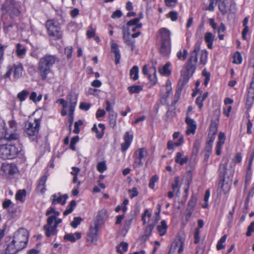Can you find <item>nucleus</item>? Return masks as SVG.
<instances>
[{
	"mask_svg": "<svg viewBox=\"0 0 254 254\" xmlns=\"http://www.w3.org/2000/svg\"><path fill=\"white\" fill-rule=\"evenodd\" d=\"M199 51L200 43L197 42L194 45L193 50L190 54V58L184 65L185 70L183 69L181 71V78L179 80L178 85L184 87L192 76L196 68L197 55Z\"/></svg>",
	"mask_w": 254,
	"mask_h": 254,
	"instance_id": "obj_1",
	"label": "nucleus"
},
{
	"mask_svg": "<svg viewBox=\"0 0 254 254\" xmlns=\"http://www.w3.org/2000/svg\"><path fill=\"white\" fill-rule=\"evenodd\" d=\"M56 61H59L57 56L50 54H46L40 59L38 69L42 80L47 79V75L51 71V67Z\"/></svg>",
	"mask_w": 254,
	"mask_h": 254,
	"instance_id": "obj_2",
	"label": "nucleus"
},
{
	"mask_svg": "<svg viewBox=\"0 0 254 254\" xmlns=\"http://www.w3.org/2000/svg\"><path fill=\"white\" fill-rule=\"evenodd\" d=\"M9 128H7L4 122L0 119V138H3L5 140L9 142L19 141L20 136L16 131L15 122L13 121H9Z\"/></svg>",
	"mask_w": 254,
	"mask_h": 254,
	"instance_id": "obj_3",
	"label": "nucleus"
},
{
	"mask_svg": "<svg viewBox=\"0 0 254 254\" xmlns=\"http://www.w3.org/2000/svg\"><path fill=\"white\" fill-rule=\"evenodd\" d=\"M3 138H0V157L2 159H12L17 157L21 148L15 144H8Z\"/></svg>",
	"mask_w": 254,
	"mask_h": 254,
	"instance_id": "obj_4",
	"label": "nucleus"
},
{
	"mask_svg": "<svg viewBox=\"0 0 254 254\" xmlns=\"http://www.w3.org/2000/svg\"><path fill=\"white\" fill-rule=\"evenodd\" d=\"M28 241V232L24 228L19 229L14 235L13 242L16 243V249L19 251L26 247Z\"/></svg>",
	"mask_w": 254,
	"mask_h": 254,
	"instance_id": "obj_5",
	"label": "nucleus"
},
{
	"mask_svg": "<svg viewBox=\"0 0 254 254\" xmlns=\"http://www.w3.org/2000/svg\"><path fill=\"white\" fill-rule=\"evenodd\" d=\"M46 27L48 35L55 40H59L62 38V32L59 22L55 19L48 20L46 22Z\"/></svg>",
	"mask_w": 254,
	"mask_h": 254,
	"instance_id": "obj_6",
	"label": "nucleus"
},
{
	"mask_svg": "<svg viewBox=\"0 0 254 254\" xmlns=\"http://www.w3.org/2000/svg\"><path fill=\"white\" fill-rule=\"evenodd\" d=\"M229 159L227 158H223L220 163L218 172L219 179L221 180L227 179L229 180H232L234 175V169L232 167L229 168H227V165Z\"/></svg>",
	"mask_w": 254,
	"mask_h": 254,
	"instance_id": "obj_7",
	"label": "nucleus"
},
{
	"mask_svg": "<svg viewBox=\"0 0 254 254\" xmlns=\"http://www.w3.org/2000/svg\"><path fill=\"white\" fill-rule=\"evenodd\" d=\"M40 127V119H35L33 122H27L25 125V132L29 137H36Z\"/></svg>",
	"mask_w": 254,
	"mask_h": 254,
	"instance_id": "obj_8",
	"label": "nucleus"
},
{
	"mask_svg": "<svg viewBox=\"0 0 254 254\" xmlns=\"http://www.w3.org/2000/svg\"><path fill=\"white\" fill-rule=\"evenodd\" d=\"M147 155L148 152L145 148H139L136 150L133 154V168H138L141 167L143 165L144 159Z\"/></svg>",
	"mask_w": 254,
	"mask_h": 254,
	"instance_id": "obj_9",
	"label": "nucleus"
},
{
	"mask_svg": "<svg viewBox=\"0 0 254 254\" xmlns=\"http://www.w3.org/2000/svg\"><path fill=\"white\" fill-rule=\"evenodd\" d=\"M185 238V234L184 233L179 235L178 238L176 239L172 243L169 254L174 253L177 248H178V253L181 254L184 250Z\"/></svg>",
	"mask_w": 254,
	"mask_h": 254,
	"instance_id": "obj_10",
	"label": "nucleus"
},
{
	"mask_svg": "<svg viewBox=\"0 0 254 254\" xmlns=\"http://www.w3.org/2000/svg\"><path fill=\"white\" fill-rule=\"evenodd\" d=\"M54 224L53 225H48V221L47 224L43 226V230L45 231V234L46 237H50L51 236H55L57 233V227L58 225L62 223V220L60 218H56L54 220Z\"/></svg>",
	"mask_w": 254,
	"mask_h": 254,
	"instance_id": "obj_11",
	"label": "nucleus"
},
{
	"mask_svg": "<svg viewBox=\"0 0 254 254\" xmlns=\"http://www.w3.org/2000/svg\"><path fill=\"white\" fill-rule=\"evenodd\" d=\"M123 30V39L124 43L130 48V50L133 52L135 48V41L134 39H132L130 38V33L129 32V29L127 28L126 29L125 26L122 27Z\"/></svg>",
	"mask_w": 254,
	"mask_h": 254,
	"instance_id": "obj_12",
	"label": "nucleus"
},
{
	"mask_svg": "<svg viewBox=\"0 0 254 254\" xmlns=\"http://www.w3.org/2000/svg\"><path fill=\"white\" fill-rule=\"evenodd\" d=\"M98 226H95L92 223L90 224L89 230L87 233L86 241L88 242L94 243L96 242L98 240V232L101 229Z\"/></svg>",
	"mask_w": 254,
	"mask_h": 254,
	"instance_id": "obj_13",
	"label": "nucleus"
},
{
	"mask_svg": "<svg viewBox=\"0 0 254 254\" xmlns=\"http://www.w3.org/2000/svg\"><path fill=\"white\" fill-rule=\"evenodd\" d=\"M67 198V194L62 195L61 192H58L51 195L50 201L52 205L60 204L64 205L65 204Z\"/></svg>",
	"mask_w": 254,
	"mask_h": 254,
	"instance_id": "obj_14",
	"label": "nucleus"
},
{
	"mask_svg": "<svg viewBox=\"0 0 254 254\" xmlns=\"http://www.w3.org/2000/svg\"><path fill=\"white\" fill-rule=\"evenodd\" d=\"M220 112H215L213 119L211 120L209 127V135L210 134L216 135L218 131V126L219 122Z\"/></svg>",
	"mask_w": 254,
	"mask_h": 254,
	"instance_id": "obj_15",
	"label": "nucleus"
},
{
	"mask_svg": "<svg viewBox=\"0 0 254 254\" xmlns=\"http://www.w3.org/2000/svg\"><path fill=\"white\" fill-rule=\"evenodd\" d=\"M78 95L72 91L69 92L66 97V100L68 105V111H74L76 105Z\"/></svg>",
	"mask_w": 254,
	"mask_h": 254,
	"instance_id": "obj_16",
	"label": "nucleus"
},
{
	"mask_svg": "<svg viewBox=\"0 0 254 254\" xmlns=\"http://www.w3.org/2000/svg\"><path fill=\"white\" fill-rule=\"evenodd\" d=\"M107 218V212L105 209L99 211L94 220L92 222L95 226L101 227Z\"/></svg>",
	"mask_w": 254,
	"mask_h": 254,
	"instance_id": "obj_17",
	"label": "nucleus"
},
{
	"mask_svg": "<svg viewBox=\"0 0 254 254\" xmlns=\"http://www.w3.org/2000/svg\"><path fill=\"white\" fill-rule=\"evenodd\" d=\"M1 170L6 174L13 175L17 173L18 169L14 163H3L1 167Z\"/></svg>",
	"mask_w": 254,
	"mask_h": 254,
	"instance_id": "obj_18",
	"label": "nucleus"
},
{
	"mask_svg": "<svg viewBox=\"0 0 254 254\" xmlns=\"http://www.w3.org/2000/svg\"><path fill=\"white\" fill-rule=\"evenodd\" d=\"M185 122L188 126L186 134L187 135L191 134H194L196 128V124L195 122L193 119L190 118L189 116L187 115L185 119Z\"/></svg>",
	"mask_w": 254,
	"mask_h": 254,
	"instance_id": "obj_19",
	"label": "nucleus"
},
{
	"mask_svg": "<svg viewBox=\"0 0 254 254\" xmlns=\"http://www.w3.org/2000/svg\"><path fill=\"white\" fill-rule=\"evenodd\" d=\"M232 182V180L225 179L223 181L219 179L218 185V189H221L224 194L228 193L230 190Z\"/></svg>",
	"mask_w": 254,
	"mask_h": 254,
	"instance_id": "obj_20",
	"label": "nucleus"
},
{
	"mask_svg": "<svg viewBox=\"0 0 254 254\" xmlns=\"http://www.w3.org/2000/svg\"><path fill=\"white\" fill-rule=\"evenodd\" d=\"M46 215L49 216L47 219L48 225H51L54 222V219H55L60 215V212L58 211H56L55 208L52 207H50L48 210L46 212Z\"/></svg>",
	"mask_w": 254,
	"mask_h": 254,
	"instance_id": "obj_21",
	"label": "nucleus"
},
{
	"mask_svg": "<svg viewBox=\"0 0 254 254\" xmlns=\"http://www.w3.org/2000/svg\"><path fill=\"white\" fill-rule=\"evenodd\" d=\"M161 41H171V32L166 28H162L159 30Z\"/></svg>",
	"mask_w": 254,
	"mask_h": 254,
	"instance_id": "obj_22",
	"label": "nucleus"
},
{
	"mask_svg": "<svg viewBox=\"0 0 254 254\" xmlns=\"http://www.w3.org/2000/svg\"><path fill=\"white\" fill-rule=\"evenodd\" d=\"M171 46V41H161L160 53L163 56L168 55L170 52Z\"/></svg>",
	"mask_w": 254,
	"mask_h": 254,
	"instance_id": "obj_23",
	"label": "nucleus"
},
{
	"mask_svg": "<svg viewBox=\"0 0 254 254\" xmlns=\"http://www.w3.org/2000/svg\"><path fill=\"white\" fill-rule=\"evenodd\" d=\"M47 180V175H44L40 179L37 187V191L41 194L44 193L46 189L45 184Z\"/></svg>",
	"mask_w": 254,
	"mask_h": 254,
	"instance_id": "obj_24",
	"label": "nucleus"
},
{
	"mask_svg": "<svg viewBox=\"0 0 254 254\" xmlns=\"http://www.w3.org/2000/svg\"><path fill=\"white\" fill-rule=\"evenodd\" d=\"M111 52L114 53L115 58V64H118L120 63V60L121 58V55L119 49L118 45L116 43H112L111 45Z\"/></svg>",
	"mask_w": 254,
	"mask_h": 254,
	"instance_id": "obj_25",
	"label": "nucleus"
},
{
	"mask_svg": "<svg viewBox=\"0 0 254 254\" xmlns=\"http://www.w3.org/2000/svg\"><path fill=\"white\" fill-rule=\"evenodd\" d=\"M188 159L189 158L187 156H184L183 152H179L176 153L175 161L176 163L183 166L188 162Z\"/></svg>",
	"mask_w": 254,
	"mask_h": 254,
	"instance_id": "obj_26",
	"label": "nucleus"
},
{
	"mask_svg": "<svg viewBox=\"0 0 254 254\" xmlns=\"http://www.w3.org/2000/svg\"><path fill=\"white\" fill-rule=\"evenodd\" d=\"M98 127L101 129V131L98 130L96 124H94L92 127V131L96 133L97 138L100 139L103 137L104 134L105 127L104 124H99L98 125Z\"/></svg>",
	"mask_w": 254,
	"mask_h": 254,
	"instance_id": "obj_27",
	"label": "nucleus"
},
{
	"mask_svg": "<svg viewBox=\"0 0 254 254\" xmlns=\"http://www.w3.org/2000/svg\"><path fill=\"white\" fill-rule=\"evenodd\" d=\"M15 4L16 1L15 0H5L1 6V10L5 13H7L9 11L10 8L13 6H15Z\"/></svg>",
	"mask_w": 254,
	"mask_h": 254,
	"instance_id": "obj_28",
	"label": "nucleus"
},
{
	"mask_svg": "<svg viewBox=\"0 0 254 254\" xmlns=\"http://www.w3.org/2000/svg\"><path fill=\"white\" fill-rule=\"evenodd\" d=\"M152 69L154 71V73H153L154 76H153L152 79H151V75L150 74L148 73V69H147V67L146 65H145L143 66L142 73L145 75H147L148 78L152 82V84L155 85L157 82L156 71V68L154 66H153L152 67Z\"/></svg>",
	"mask_w": 254,
	"mask_h": 254,
	"instance_id": "obj_29",
	"label": "nucleus"
},
{
	"mask_svg": "<svg viewBox=\"0 0 254 254\" xmlns=\"http://www.w3.org/2000/svg\"><path fill=\"white\" fill-rule=\"evenodd\" d=\"M214 40V36L211 32H207L204 36V40L207 44L208 49L213 48V43Z\"/></svg>",
	"mask_w": 254,
	"mask_h": 254,
	"instance_id": "obj_30",
	"label": "nucleus"
},
{
	"mask_svg": "<svg viewBox=\"0 0 254 254\" xmlns=\"http://www.w3.org/2000/svg\"><path fill=\"white\" fill-rule=\"evenodd\" d=\"M81 235L79 232L74 234H68L64 236V239L71 242H75L76 240L80 239Z\"/></svg>",
	"mask_w": 254,
	"mask_h": 254,
	"instance_id": "obj_31",
	"label": "nucleus"
},
{
	"mask_svg": "<svg viewBox=\"0 0 254 254\" xmlns=\"http://www.w3.org/2000/svg\"><path fill=\"white\" fill-rule=\"evenodd\" d=\"M168 226L165 220H162L160 225L157 226V229L161 236H164L167 232Z\"/></svg>",
	"mask_w": 254,
	"mask_h": 254,
	"instance_id": "obj_32",
	"label": "nucleus"
},
{
	"mask_svg": "<svg viewBox=\"0 0 254 254\" xmlns=\"http://www.w3.org/2000/svg\"><path fill=\"white\" fill-rule=\"evenodd\" d=\"M23 67L21 64L14 65L13 77L15 79H19L22 76Z\"/></svg>",
	"mask_w": 254,
	"mask_h": 254,
	"instance_id": "obj_33",
	"label": "nucleus"
},
{
	"mask_svg": "<svg viewBox=\"0 0 254 254\" xmlns=\"http://www.w3.org/2000/svg\"><path fill=\"white\" fill-rule=\"evenodd\" d=\"M227 0H219L218 8L223 15H225L227 13L228 10L227 8L226 1Z\"/></svg>",
	"mask_w": 254,
	"mask_h": 254,
	"instance_id": "obj_34",
	"label": "nucleus"
},
{
	"mask_svg": "<svg viewBox=\"0 0 254 254\" xmlns=\"http://www.w3.org/2000/svg\"><path fill=\"white\" fill-rule=\"evenodd\" d=\"M138 67L136 65L133 66L129 72V75L133 80H136L138 78Z\"/></svg>",
	"mask_w": 254,
	"mask_h": 254,
	"instance_id": "obj_35",
	"label": "nucleus"
},
{
	"mask_svg": "<svg viewBox=\"0 0 254 254\" xmlns=\"http://www.w3.org/2000/svg\"><path fill=\"white\" fill-rule=\"evenodd\" d=\"M26 49L20 43H17L16 46V53L17 56L20 57L25 54Z\"/></svg>",
	"mask_w": 254,
	"mask_h": 254,
	"instance_id": "obj_36",
	"label": "nucleus"
},
{
	"mask_svg": "<svg viewBox=\"0 0 254 254\" xmlns=\"http://www.w3.org/2000/svg\"><path fill=\"white\" fill-rule=\"evenodd\" d=\"M128 244L126 242H122L116 247L117 252L119 254H123V252H126L127 250Z\"/></svg>",
	"mask_w": 254,
	"mask_h": 254,
	"instance_id": "obj_37",
	"label": "nucleus"
},
{
	"mask_svg": "<svg viewBox=\"0 0 254 254\" xmlns=\"http://www.w3.org/2000/svg\"><path fill=\"white\" fill-rule=\"evenodd\" d=\"M117 114L116 112H111L109 114V125L111 127L114 128L116 125V119H117Z\"/></svg>",
	"mask_w": 254,
	"mask_h": 254,
	"instance_id": "obj_38",
	"label": "nucleus"
},
{
	"mask_svg": "<svg viewBox=\"0 0 254 254\" xmlns=\"http://www.w3.org/2000/svg\"><path fill=\"white\" fill-rule=\"evenodd\" d=\"M127 90L130 94L138 93L143 90V88L140 85H132L127 87Z\"/></svg>",
	"mask_w": 254,
	"mask_h": 254,
	"instance_id": "obj_39",
	"label": "nucleus"
},
{
	"mask_svg": "<svg viewBox=\"0 0 254 254\" xmlns=\"http://www.w3.org/2000/svg\"><path fill=\"white\" fill-rule=\"evenodd\" d=\"M166 92L164 95L165 97H162L161 98V101L162 100H164V102L166 101V99L169 97V94L172 91V87H171V82L170 80L168 79L166 82Z\"/></svg>",
	"mask_w": 254,
	"mask_h": 254,
	"instance_id": "obj_40",
	"label": "nucleus"
},
{
	"mask_svg": "<svg viewBox=\"0 0 254 254\" xmlns=\"http://www.w3.org/2000/svg\"><path fill=\"white\" fill-rule=\"evenodd\" d=\"M76 202L74 200H72L70 201L69 204L68 205V208L66 209L64 212V215L66 216L68 214H70L73 210L74 207L76 206Z\"/></svg>",
	"mask_w": 254,
	"mask_h": 254,
	"instance_id": "obj_41",
	"label": "nucleus"
},
{
	"mask_svg": "<svg viewBox=\"0 0 254 254\" xmlns=\"http://www.w3.org/2000/svg\"><path fill=\"white\" fill-rule=\"evenodd\" d=\"M155 224H149L145 228V233L143 236V238L144 239H147L149 236L151 235L152 230L154 228Z\"/></svg>",
	"mask_w": 254,
	"mask_h": 254,
	"instance_id": "obj_42",
	"label": "nucleus"
},
{
	"mask_svg": "<svg viewBox=\"0 0 254 254\" xmlns=\"http://www.w3.org/2000/svg\"><path fill=\"white\" fill-rule=\"evenodd\" d=\"M16 243H13L12 240L11 243L7 246L6 250L10 253L11 254H15L18 252L16 249Z\"/></svg>",
	"mask_w": 254,
	"mask_h": 254,
	"instance_id": "obj_43",
	"label": "nucleus"
},
{
	"mask_svg": "<svg viewBox=\"0 0 254 254\" xmlns=\"http://www.w3.org/2000/svg\"><path fill=\"white\" fill-rule=\"evenodd\" d=\"M233 62L237 64H240L242 62V57L241 53L237 51L235 53L233 56Z\"/></svg>",
	"mask_w": 254,
	"mask_h": 254,
	"instance_id": "obj_44",
	"label": "nucleus"
},
{
	"mask_svg": "<svg viewBox=\"0 0 254 254\" xmlns=\"http://www.w3.org/2000/svg\"><path fill=\"white\" fill-rule=\"evenodd\" d=\"M29 93L28 91L23 90L21 92H19L17 95V98L21 101L25 100L26 98L28 96Z\"/></svg>",
	"mask_w": 254,
	"mask_h": 254,
	"instance_id": "obj_45",
	"label": "nucleus"
},
{
	"mask_svg": "<svg viewBox=\"0 0 254 254\" xmlns=\"http://www.w3.org/2000/svg\"><path fill=\"white\" fill-rule=\"evenodd\" d=\"M200 145V141L199 140H196L193 143V147L192 150V155L196 156L198 154L199 148Z\"/></svg>",
	"mask_w": 254,
	"mask_h": 254,
	"instance_id": "obj_46",
	"label": "nucleus"
},
{
	"mask_svg": "<svg viewBox=\"0 0 254 254\" xmlns=\"http://www.w3.org/2000/svg\"><path fill=\"white\" fill-rule=\"evenodd\" d=\"M208 52L206 51H202L201 56L200 58V63L203 65L206 64L207 62V58Z\"/></svg>",
	"mask_w": 254,
	"mask_h": 254,
	"instance_id": "obj_47",
	"label": "nucleus"
},
{
	"mask_svg": "<svg viewBox=\"0 0 254 254\" xmlns=\"http://www.w3.org/2000/svg\"><path fill=\"white\" fill-rule=\"evenodd\" d=\"M97 169L100 173H103L106 171L107 168L105 162L102 161L98 163L97 165Z\"/></svg>",
	"mask_w": 254,
	"mask_h": 254,
	"instance_id": "obj_48",
	"label": "nucleus"
},
{
	"mask_svg": "<svg viewBox=\"0 0 254 254\" xmlns=\"http://www.w3.org/2000/svg\"><path fill=\"white\" fill-rule=\"evenodd\" d=\"M26 195V191L24 190H19L15 195V198L17 200L22 201L23 197Z\"/></svg>",
	"mask_w": 254,
	"mask_h": 254,
	"instance_id": "obj_49",
	"label": "nucleus"
},
{
	"mask_svg": "<svg viewBox=\"0 0 254 254\" xmlns=\"http://www.w3.org/2000/svg\"><path fill=\"white\" fill-rule=\"evenodd\" d=\"M7 13H9L11 17H14L19 15L20 14V11L18 8L15 7V6H13V7H11V8H10L9 11Z\"/></svg>",
	"mask_w": 254,
	"mask_h": 254,
	"instance_id": "obj_50",
	"label": "nucleus"
},
{
	"mask_svg": "<svg viewBox=\"0 0 254 254\" xmlns=\"http://www.w3.org/2000/svg\"><path fill=\"white\" fill-rule=\"evenodd\" d=\"M254 102V97L247 96L246 102V108L249 110L251 109Z\"/></svg>",
	"mask_w": 254,
	"mask_h": 254,
	"instance_id": "obj_51",
	"label": "nucleus"
},
{
	"mask_svg": "<svg viewBox=\"0 0 254 254\" xmlns=\"http://www.w3.org/2000/svg\"><path fill=\"white\" fill-rule=\"evenodd\" d=\"M82 220V218L79 217H74L70 225L73 228H75L80 224Z\"/></svg>",
	"mask_w": 254,
	"mask_h": 254,
	"instance_id": "obj_52",
	"label": "nucleus"
},
{
	"mask_svg": "<svg viewBox=\"0 0 254 254\" xmlns=\"http://www.w3.org/2000/svg\"><path fill=\"white\" fill-rule=\"evenodd\" d=\"M79 137L78 136H75L72 137L71 139V141L70 143L69 147L72 150H75V144L78 141Z\"/></svg>",
	"mask_w": 254,
	"mask_h": 254,
	"instance_id": "obj_53",
	"label": "nucleus"
},
{
	"mask_svg": "<svg viewBox=\"0 0 254 254\" xmlns=\"http://www.w3.org/2000/svg\"><path fill=\"white\" fill-rule=\"evenodd\" d=\"M196 198L193 195H192L188 202V207L194 209L196 203Z\"/></svg>",
	"mask_w": 254,
	"mask_h": 254,
	"instance_id": "obj_54",
	"label": "nucleus"
},
{
	"mask_svg": "<svg viewBox=\"0 0 254 254\" xmlns=\"http://www.w3.org/2000/svg\"><path fill=\"white\" fill-rule=\"evenodd\" d=\"M82 125H83V122L81 120H79L77 122H76L74 123V128L73 129V132L76 134L79 133V132L80 131L79 126H81Z\"/></svg>",
	"mask_w": 254,
	"mask_h": 254,
	"instance_id": "obj_55",
	"label": "nucleus"
},
{
	"mask_svg": "<svg viewBox=\"0 0 254 254\" xmlns=\"http://www.w3.org/2000/svg\"><path fill=\"white\" fill-rule=\"evenodd\" d=\"M57 102L59 103L62 106L63 109L61 111H65L64 109L68 107L67 100H65L64 99H59L57 101Z\"/></svg>",
	"mask_w": 254,
	"mask_h": 254,
	"instance_id": "obj_56",
	"label": "nucleus"
},
{
	"mask_svg": "<svg viewBox=\"0 0 254 254\" xmlns=\"http://www.w3.org/2000/svg\"><path fill=\"white\" fill-rule=\"evenodd\" d=\"M169 66H170V64L166 63L163 66L161 73L163 74L170 75L171 73V71L170 69H169Z\"/></svg>",
	"mask_w": 254,
	"mask_h": 254,
	"instance_id": "obj_57",
	"label": "nucleus"
},
{
	"mask_svg": "<svg viewBox=\"0 0 254 254\" xmlns=\"http://www.w3.org/2000/svg\"><path fill=\"white\" fill-rule=\"evenodd\" d=\"M158 177L156 175L153 176L150 180L149 183V187L151 189H153L155 186V183L158 181Z\"/></svg>",
	"mask_w": 254,
	"mask_h": 254,
	"instance_id": "obj_58",
	"label": "nucleus"
},
{
	"mask_svg": "<svg viewBox=\"0 0 254 254\" xmlns=\"http://www.w3.org/2000/svg\"><path fill=\"white\" fill-rule=\"evenodd\" d=\"M128 192L130 193V197L131 198H133L138 195V191L136 187H133L132 190H129Z\"/></svg>",
	"mask_w": 254,
	"mask_h": 254,
	"instance_id": "obj_59",
	"label": "nucleus"
},
{
	"mask_svg": "<svg viewBox=\"0 0 254 254\" xmlns=\"http://www.w3.org/2000/svg\"><path fill=\"white\" fill-rule=\"evenodd\" d=\"M184 87L177 85V90L174 96V98L179 99L181 96V92Z\"/></svg>",
	"mask_w": 254,
	"mask_h": 254,
	"instance_id": "obj_60",
	"label": "nucleus"
},
{
	"mask_svg": "<svg viewBox=\"0 0 254 254\" xmlns=\"http://www.w3.org/2000/svg\"><path fill=\"white\" fill-rule=\"evenodd\" d=\"M254 231V221L252 222L248 227V231L246 233V236L248 237L251 236L252 232Z\"/></svg>",
	"mask_w": 254,
	"mask_h": 254,
	"instance_id": "obj_61",
	"label": "nucleus"
},
{
	"mask_svg": "<svg viewBox=\"0 0 254 254\" xmlns=\"http://www.w3.org/2000/svg\"><path fill=\"white\" fill-rule=\"evenodd\" d=\"M168 14L172 21H175L178 19V13L177 11H171Z\"/></svg>",
	"mask_w": 254,
	"mask_h": 254,
	"instance_id": "obj_62",
	"label": "nucleus"
},
{
	"mask_svg": "<svg viewBox=\"0 0 254 254\" xmlns=\"http://www.w3.org/2000/svg\"><path fill=\"white\" fill-rule=\"evenodd\" d=\"M165 3L168 7H174L177 3V0H165Z\"/></svg>",
	"mask_w": 254,
	"mask_h": 254,
	"instance_id": "obj_63",
	"label": "nucleus"
},
{
	"mask_svg": "<svg viewBox=\"0 0 254 254\" xmlns=\"http://www.w3.org/2000/svg\"><path fill=\"white\" fill-rule=\"evenodd\" d=\"M91 104L85 102H81L79 106V108L82 110L87 111L89 109Z\"/></svg>",
	"mask_w": 254,
	"mask_h": 254,
	"instance_id": "obj_64",
	"label": "nucleus"
}]
</instances>
